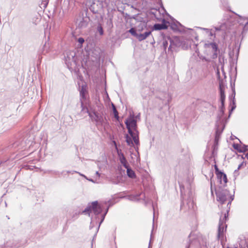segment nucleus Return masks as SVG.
Segmentation results:
<instances>
[{
	"mask_svg": "<svg viewBox=\"0 0 248 248\" xmlns=\"http://www.w3.org/2000/svg\"><path fill=\"white\" fill-rule=\"evenodd\" d=\"M76 61L75 52H70L66 53V55L65 56V62L68 67L72 66L73 63L75 64Z\"/></svg>",
	"mask_w": 248,
	"mask_h": 248,
	"instance_id": "nucleus-11",
	"label": "nucleus"
},
{
	"mask_svg": "<svg viewBox=\"0 0 248 248\" xmlns=\"http://www.w3.org/2000/svg\"><path fill=\"white\" fill-rule=\"evenodd\" d=\"M74 173H78V172L77 171H74V170L72 171V174H74Z\"/></svg>",
	"mask_w": 248,
	"mask_h": 248,
	"instance_id": "nucleus-52",
	"label": "nucleus"
},
{
	"mask_svg": "<svg viewBox=\"0 0 248 248\" xmlns=\"http://www.w3.org/2000/svg\"><path fill=\"white\" fill-rule=\"evenodd\" d=\"M233 147L235 150H237L239 153H244L246 152L248 150L247 146L245 145H243L242 146H241L237 143L233 144Z\"/></svg>",
	"mask_w": 248,
	"mask_h": 248,
	"instance_id": "nucleus-18",
	"label": "nucleus"
},
{
	"mask_svg": "<svg viewBox=\"0 0 248 248\" xmlns=\"http://www.w3.org/2000/svg\"><path fill=\"white\" fill-rule=\"evenodd\" d=\"M170 24V29L174 31H179V26H182V25L178 21L176 22H173Z\"/></svg>",
	"mask_w": 248,
	"mask_h": 248,
	"instance_id": "nucleus-21",
	"label": "nucleus"
},
{
	"mask_svg": "<svg viewBox=\"0 0 248 248\" xmlns=\"http://www.w3.org/2000/svg\"><path fill=\"white\" fill-rule=\"evenodd\" d=\"M88 10H85L84 12H80L76 19V24L79 29L86 28L90 21V17L87 16Z\"/></svg>",
	"mask_w": 248,
	"mask_h": 248,
	"instance_id": "nucleus-5",
	"label": "nucleus"
},
{
	"mask_svg": "<svg viewBox=\"0 0 248 248\" xmlns=\"http://www.w3.org/2000/svg\"><path fill=\"white\" fill-rule=\"evenodd\" d=\"M205 47L209 49V50L211 51L213 54L211 56V58L215 59L217 57V51L218 47L217 45L215 43H210L208 44H205Z\"/></svg>",
	"mask_w": 248,
	"mask_h": 248,
	"instance_id": "nucleus-12",
	"label": "nucleus"
},
{
	"mask_svg": "<svg viewBox=\"0 0 248 248\" xmlns=\"http://www.w3.org/2000/svg\"><path fill=\"white\" fill-rule=\"evenodd\" d=\"M95 173H96V175H97L98 177H100V174L99 173L98 171H97Z\"/></svg>",
	"mask_w": 248,
	"mask_h": 248,
	"instance_id": "nucleus-46",
	"label": "nucleus"
},
{
	"mask_svg": "<svg viewBox=\"0 0 248 248\" xmlns=\"http://www.w3.org/2000/svg\"><path fill=\"white\" fill-rule=\"evenodd\" d=\"M200 28L201 29L205 31L206 33L209 34L210 36H212L214 35V34H213V33L210 30L207 29V28Z\"/></svg>",
	"mask_w": 248,
	"mask_h": 248,
	"instance_id": "nucleus-32",
	"label": "nucleus"
},
{
	"mask_svg": "<svg viewBox=\"0 0 248 248\" xmlns=\"http://www.w3.org/2000/svg\"><path fill=\"white\" fill-rule=\"evenodd\" d=\"M229 24V22H225L223 23H222L220 26L219 27H215V29L216 31H226L227 30V26Z\"/></svg>",
	"mask_w": 248,
	"mask_h": 248,
	"instance_id": "nucleus-22",
	"label": "nucleus"
},
{
	"mask_svg": "<svg viewBox=\"0 0 248 248\" xmlns=\"http://www.w3.org/2000/svg\"><path fill=\"white\" fill-rule=\"evenodd\" d=\"M152 206H153V209H154V210H155V207H154V204H152Z\"/></svg>",
	"mask_w": 248,
	"mask_h": 248,
	"instance_id": "nucleus-59",
	"label": "nucleus"
},
{
	"mask_svg": "<svg viewBox=\"0 0 248 248\" xmlns=\"http://www.w3.org/2000/svg\"><path fill=\"white\" fill-rule=\"evenodd\" d=\"M92 211L95 215H98L102 212V208L98 204L97 201H94L89 203L86 208L82 211V213L88 214L89 216H90Z\"/></svg>",
	"mask_w": 248,
	"mask_h": 248,
	"instance_id": "nucleus-8",
	"label": "nucleus"
},
{
	"mask_svg": "<svg viewBox=\"0 0 248 248\" xmlns=\"http://www.w3.org/2000/svg\"><path fill=\"white\" fill-rule=\"evenodd\" d=\"M47 47L46 44H45L43 47V50L42 52V53L43 54H45L47 52V50H45L46 48Z\"/></svg>",
	"mask_w": 248,
	"mask_h": 248,
	"instance_id": "nucleus-34",
	"label": "nucleus"
},
{
	"mask_svg": "<svg viewBox=\"0 0 248 248\" xmlns=\"http://www.w3.org/2000/svg\"><path fill=\"white\" fill-rule=\"evenodd\" d=\"M239 170H238L237 168L233 172V177L235 178V179H236V177L239 175Z\"/></svg>",
	"mask_w": 248,
	"mask_h": 248,
	"instance_id": "nucleus-33",
	"label": "nucleus"
},
{
	"mask_svg": "<svg viewBox=\"0 0 248 248\" xmlns=\"http://www.w3.org/2000/svg\"><path fill=\"white\" fill-rule=\"evenodd\" d=\"M128 132L134 140L136 145L140 144L139 132L138 130V125L136 119L133 116L127 118L125 121Z\"/></svg>",
	"mask_w": 248,
	"mask_h": 248,
	"instance_id": "nucleus-2",
	"label": "nucleus"
},
{
	"mask_svg": "<svg viewBox=\"0 0 248 248\" xmlns=\"http://www.w3.org/2000/svg\"><path fill=\"white\" fill-rule=\"evenodd\" d=\"M80 94V101H86V94L88 93L87 90V86L86 85H82L79 87V89Z\"/></svg>",
	"mask_w": 248,
	"mask_h": 248,
	"instance_id": "nucleus-14",
	"label": "nucleus"
},
{
	"mask_svg": "<svg viewBox=\"0 0 248 248\" xmlns=\"http://www.w3.org/2000/svg\"><path fill=\"white\" fill-rule=\"evenodd\" d=\"M18 146V142L16 141L15 142L13 145V147L16 148Z\"/></svg>",
	"mask_w": 248,
	"mask_h": 248,
	"instance_id": "nucleus-41",
	"label": "nucleus"
},
{
	"mask_svg": "<svg viewBox=\"0 0 248 248\" xmlns=\"http://www.w3.org/2000/svg\"><path fill=\"white\" fill-rule=\"evenodd\" d=\"M78 173L80 175H81V176H82L84 177V178H85L86 179H87V177H86L85 175H83V174H82L80 173V172H78Z\"/></svg>",
	"mask_w": 248,
	"mask_h": 248,
	"instance_id": "nucleus-43",
	"label": "nucleus"
},
{
	"mask_svg": "<svg viewBox=\"0 0 248 248\" xmlns=\"http://www.w3.org/2000/svg\"><path fill=\"white\" fill-rule=\"evenodd\" d=\"M168 40L170 43L168 50L172 51L178 46V38L172 39L170 37H168Z\"/></svg>",
	"mask_w": 248,
	"mask_h": 248,
	"instance_id": "nucleus-15",
	"label": "nucleus"
},
{
	"mask_svg": "<svg viewBox=\"0 0 248 248\" xmlns=\"http://www.w3.org/2000/svg\"><path fill=\"white\" fill-rule=\"evenodd\" d=\"M246 165V162H242L238 167V170H240L243 166Z\"/></svg>",
	"mask_w": 248,
	"mask_h": 248,
	"instance_id": "nucleus-36",
	"label": "nucleus"
},
{
	"mask_svg": "<svg viewBox=\"0 0 248 248\" xmlns=\"http://www.w3.org/2000/svg\"><path fill=\"white\" fill-rule=\"evenodd\" d=\"M218 180H219V181H220V183L221 184L222 183V181H223V177H221V178H217Z\"/></svg>",
	"mask_w": 248,
	"mask_h": 248,
	"instance_id": "nucleus-42",
	"label": "nucleus"
},
{
	"mask_svg": "<svg viewBox=\"0 0 248 248\" xmlns=\"http://www.w3.org/2000/svg\"><path fill=\"white\" fill-rule=\"evenodd\" d=\"M224 125L223 126V127L221 128V129H219L218 127H217L216 131V134H215V142H217L224 128Z\"/></svg>",
	"mask_w": 248,
	"mask_h": 248,
	"instance_id": "nucleus-23",
	"label": "nucleus"
},
{
	"mask_svg": "<svg viewBox=\"0 0 248 248\" xmlns=\"http://www.w3.org/2000/svg\"><path fill=\"white\" fill-rule=\"evenodd\" d=\"M169 23V22L166 21L165 19H163L162 23H156L153 26V30H161L168 29V26L167 24Z\"/></svg>",
	"mask_w": 248,
	"mask_h": 248,
	"instance_id": "nucleus-13",
	"label": "nucleus"
},
{
	"mask_svg": "<svg viewBox=\"0 0 248 248\" xmlns=\"http://www.w3.org/2000/svg\"><path fill=\"white\" fill-rule=\"evenodd\" d=\"M217 78L219 81V89L220 93V101L221 102V106L220 107V112L217 117V121H220L221 117L223 116L224 113L225 109V100L226 96L225 94V86L224 81L220 78V72L219 69H217Z\"/></svg>",
	"mask_w": 248,
	"mask_h": 248,
	"instance_id": "nucleus-4",
	"label": "nucleus"
},
{
	"mask_svg": "<svg viewBox=\"0 0 248 248\" xmlns=\"http://www.w3.org/2000/svg\"><path fill=\"white\" fill-rule=\"evenodd\" d=\"M67 173H72V171H66Z\"/></svg>",
	"mask_w": 248,
	"mask_h": 248,
	"instance_id": "nucleus-51",
	"label": "nucleus"
},
{
	"mask_svg": "<svg viewBox=\"0 0 248 248\" xmlns=\"http://www.w3.org/2000/svg\"><path fill=\"white\" fill-rule=\"evenodd\" d=\"M169 44H170V43H169V41L168 40V37H167V38H166L164 39L163 42V46L164 49H166Z\"/></svg>",
	"mask_w": 248,
	"mask_h": 248,
	"instance_id": "nucleus-31",
	"label": "nucleus"
},
{
	"mask_svg": "<svg viewBox=\"0 0 248 248\" xmlns=\"http://www.w3.org/2000/svg\"><path fill=\"white\" fill-rule=\"evenodd\" d=\"M18 247V246H12V248H17Z\"/></svg>",
	"mask_w": 248,
	"mask_h": 248,
	"instance_id": "nucleus-53",
	"label": "nucleus"
},
{
	"mask_svg": "<svg viewBox=\"0 0 248 248\" xmlns=\"http://www.w3.org/2000/svg\"><path fill=\"white\" fill-rule=\"evenodd\" d=\"M78 42L80 44H83V43H84V39L83 38H82V37H80V38H79L78 39Z\"/></svg>",
	"mask_w": 248,
	"mask_h": 248,
	"instance_id": "nucleus-37",
	"label": "nucleus"
},
{
	"mask_svg": "<svg viewBox=\"0 0 248 248\" xmlns=\"http://www.w3.org/2000/svg\"><path fill=\"white\" fill-rule=\"evenodd\" d=\"M244 20H247L248 21L246 22V23H245V26L244 27V28H245L247 25H248V18H247V17H245V18H243Z\"/></svg>",
	"mask_w": 248,
	"mask_h": 248,
	"instance_id": "nucleus-39",
	"label": "nucleus"
},
{
	"mask_svg": "<svg viewBox=\"0 0 248 248\" xmlns=\"http://www.w3.org/2000/svg\"><path fill=\"white\" fill-rule=\"evenodd\" d=\"M119 158L121 163L123 165V166L125 168H127V166H128L129 165L124 155H121V156H119Z\"/></svg>",
	"mask_w": 248,
	"mask_h": 248,
	"instance_id": "nucleus-25",
	"label": "nucleus"
},
{
	"mask_svg": "<svg viewBox=\"0 0 248 248\" xmlns=\"http://www.w3.org/2000/svg\"><path fill=\"white\" fill-rule=\"evenodd\" d=\"M231 87L232 89V94L229 97L230 100V105L232 106L231 108L229 110V116L231 115L232 112L235 108V83L231 82Z\"/></svg>",
	"mask_w": 248,
	"mask_h": 248,
	"instance_id": "nucleus-10",
	"label": "nucleus"
},
{
	"mask_svg": "<svg viewBox=\"0 0 248 248\" xmlns=\"http://www.w3.org/2000/svg\"><path fill=\"white\" fill-rule=\"evenodd\" d=\"M89 116L93 122H95L96 126H103L106 123V119L103 111L93 110L91 113H89Z\"/></svg>",
	"mask_w": 248,
	"mask_h": 248,
	"instance_id": "nucleus-6",
	"label": "nucleus"
},
{
	"mask_svg": "<svg viewBox=\"0 0 248 248\" xmlns=\"http://www.w3.org/2000/svg\"><path fill=\"white\" fill-rule=\"evenodd\" d=\"M228 213L229 210H227V212L224 214V216L223 217H220L217 235L218 240L220 238L223 237L224 232L226 230L227 225L226 224V221L228 217Z\"/></svg>",
	"mask_w": 248,
	"mask_h": 248,
	"instance_id": "nucleus-7",
	"label": "nucleus"
},
{
	"mask_svg": "<svg viewBox=\"0 0 248 248\" xmlns=\"http://www.w3.org/2000/svg\"><path fill=\"white\" fill-rule=\"evenodd\" d=\"M216 173L217 178L223 177V182L224 184L227 182V178L226 175L223 172L220 171L217 165H214Z\"/></svg>",
	"mask_w": 248,
	"mask_h": 248,
	"instance_id": "nucleus-17",
	"label": "nucleus"
},
{
	"mask_svg": "<svg viewBox=\"0 0 248 248\" xmlns=\"http://www.w3.org/2000/svg\"><path fill=\"white\" fill-rule=\"evenodd\" d=\"M31 141V143L29 145V146H30L31 145H32V143L33 141Z\"/></svg>",
	"mask_w": 248,
	"mask_h": 248,
	"instance_id": "nucleus-60",
	"label": "nucleus"
},
{
	"mask_svg": "<svg viewBox=\"0 0 248 248\" xmlns=\"http://www.w3.org/2000/svg\"><path fill=\"white\" fill-rule=\"evenodd\" d=\"M151 33V31H147L143 33H139L137 39L139 41H141L145 39Z\"/></svg>",
	"mask_w": 248,
	"mask_h": 248,
	"instance_id": "nucleus-20",
	"label": "nucleus"
},
{
	"mask_svg": "<svg viewBox=\"0 0 248 248\" xmlns=\"http://www.w3.org/2000/svg\"><path fill=\"white\" fill-rule=\"evenodd\" d=\"M86 101H80V107L81 108V110L80 111V113L81 114H85V113H88L89 114V113H90L88 110V108L86 106Z\"/></svg>",
	"mask_w": 248,
	"mask_h": 248,
	"instance_id": "nucleus-19",
	"label": "nucleus"
},
{
	"mask_svg": "<svg viewBox=\"0 0 248 248\" xmlns=\"http://www.w3.org/2000/svg\"><path fill=\"white\" fill-rule=\"evenodd\" d=\"M126 169V172L127 176L130 178H135L136 177L135 172L129 167V165L127 166Z\"/></svg>",
	"mask_w": 248,
	"mask_h": 248,
	"instance_id": "nucleus-24",
	"label": "nucleus"
},
{
	"mask_svg": "<svg viewBox=\"0 0 248 248\" xmlns=\"http://www.w3.org/2000/svg\"><path fill=\"white\" fill-rule=\"evenodd\" d=\"M92 223H93V222H92V221H91V222L90 228H91V227H92V226H91V225H92Z\"/></svg>",
	"mask_w": 248,
	"mask_h": 248,
	"instance_id": "nucleus-58",
	"label": "nucleus"
},
{
	"mask_svg": "<svg viewBox=\"0 0 248 248\" xmlns=\"http://www.w3.org/2000/svg\"><path fill=\"white\" fill-rule=\"evenodd\" d=\"M153 223H154V217L153 218ZM153 226L154 227V224H153Z\"/></svg>",
	"mask_w": 248,
	"mask_h": 248,
	"instance_id": "nucleus-61",
	"label": "nucleus"
},
{
	"mask_svg": "<svg viewBox=\"0 0 248 248\" xmlns=\"http://www.w3.org/2000/svg\"><path fill=\"white\" fill-rule=\"evenodd\" d=\"M27 169H30V170L32 169V168H31V167H32V166H27Z\"/></svg>",
	"mask_w": 248,
	"mask_h": 248,
	"instance_id": "nucleus-48",
	"label": "nucleus"
},
{
	"mask_svg": "<svg viewBox=\"0 0 248 248\" xmlns=\"http://www.w3.org/2000/svg\"><path fill=\"white\" fill-rule=\"evenodd\" d=\"M125 138L126 139V142L128 145L130 146H134V143L131 138L128 136V135L126 134L125 135Z\"/></svg>",
	"mask_w": 248,
	"mask_h": 248,
	"instance_id": "nucleus-26",
	"label": "nucleus"
},
{
	"mask_svg": "<svg viewBox=\"0 0 248 248\" xmlns=\"http://www.w3.org/2000/svg\"><path fill=\"white\" fill-rule=\"evenodd\" d=\"M97 232L96 231V233L95 234V235H94V236H93V240H94V237H95V236H96V232Z\"/></svg>",
	"mask_w": 248,
	"mask_h": 248,
	"instance_id": "nucleus-57",
	"label": "nucleus"
},
{
	"mask_svg": "<svg viewBox=\"0 0 248 248\" xmlns=\"http://www.w3.org/2000/svg\"><path fill=\"white\" fill-rule=\"evenodd\" d=\"M192 235V233H190L189 235H188V238H190Z\"/></svg>",
	"mask_w": 248,
	"mask_h": 248,
	"instance_id": "nucleus-56",
	"label": "nucleus"
},
{
	"mask_svg": "<svg viewBox=\"0 0 248 248\" xmlns=\"http://www.w3.org/2000/svg\"><path fill=\"white\" fill-rule=\"evenodd\" d=\"M221 68H222V72H223V74L224 75V78H226L225 73V72L224 71L223 66Z\"/></svg>",
	"mask_w": 248,
	"mask_h": 248,
	"instance_id": "nucleus-45",
	"label": "nucleus"
},
{
	"mask_svg": "<svg viewBox=\"0 0 248 248\" xmlns=\"http://www.w3.org/2000/svg\"><path fill=\"white\" fill-rule=\"evenodd\" d=\"M191 241L190 240H189V241L188 242L187 245L186 246L185 248H189L190 246Z\"/></svg>",
	"mask_w": 248,
	"mask_h": 248,
	"instance_id": "nucleus-38",
	"label": "nucleus"
},
{
	"mask_svg": "<svg viewBox=\"0 0 248 248\" xmlns=\"http://www.w3.org/2000/svg\"><path fill=\"white\" fill-rule=\"evenodd\" d=\"M111 183L113 184L117 185L119 184V182L118 181H116L115 180H112L111 181Z\"/></svg>",
	"mask_w": 248,
	"mask_h": 248,
	"instance_id": "nucleus-40",
	"label": "nucleus"
},
{
	"mask_svg": "<svg viewBox=\"0 0 248 248\" xmlns=\"http://www.w3.org/2000/svg\"><path fill=\"white\" fill-rule=\"evenodd\" d=\"M139 116H140V115H137V116L136 117V118H138Z\"/></svg>",
	"mask_w": 248,
	"mask_h": 248,
	"instance_id": "nucleus-62",
	"label": "nucleus"
},
{
	"mask_svg": "<svg viewBox=\"0 0 248 248\" xmlns=\"http://www.w3.org/2000/svg\"><path fill=\"white\" fill-rule=\"evenodd\" d=\"M112 110H113V112L114 113V117L117 119V120L118 121L119 119L118 112L117 110V109H116L115 105L113 104H112Z\"/></svg>",
	"mask_w": 248,
	"mask_h": 248,
	"instance_id": "nucleus-27",
	"label": "nucleus"
},
{
	"mask_svg": "<svg viewBox=\"0 0 248 248\" xmlns=\"http://www.w3.org/2000/svg\"><path fill=\"white\" fill-rule=\"evenodd\" d=\"M245 157H246L248 160V153L246 154Z\"/></svg>",
	"mask_w": 248,
	"mask_h": 248,
	"instance_id": "nucleus-50",
	"label": "nucleus"
},
{
	"mask_svg": "<svg viewBox=\"0 0 248 248\" xmlns=\"http://www.w3.org/2000/svg\"><path fill=\"white\" fill-rule=\"evenodd\" d=\"M129 32L134 37L137 38V36L138 35L139 32L137 31L133 28H131Z\"/></svg>",
	"mask_w": 248,
	"mask_h": 248,
	"instance_id": "nucleus-30",
	"label": "nucleus"
},
{
	"mask_svg": "<svg viewBox=\"0 0 248 248\" xmlns=\"http://www.w3.org/2000/svg\"><path fill=\"white\" fill-rule=\"evenodd\" d=\"M113 143H114V145L115 146V149H116V147H117V144H116V142L115 141H113Z\"/></svg>",
	"mask_w": 248,
	"mask_h": 248,
	"instance_id": "nucleus-47",
	"label": "nucleus"
},
{
	"mask_svg": "<svg viewBox=\"0 0 248 248\" xmlns=\"http://www.w3.org/2000/svg\"><path fill=\"white\" fill-rule=\"evenodd\" d=\"M116 150L117 151V154H118V157L121 156V155H124L122 152V151L121 150H119L118 149V148L117 147H116Z\"/></svg>",
	"mask_w": 248,
	"mask_h": 248,
	"instance_id": "nucleus-35",
	"label": "nucleus"
},
{
	"mask_svg": "<svg viewBox=\"0 0 248 248\" xmlns=\"http://www.w3.org/2000/svg\"><path fill=\"white\" fill-rule=\"evenodd\" d=\"M97 31L99 32L100 35H103L104 34V30L100 23H99L97 25Z\"/></svg>",
	"mask_w": 248,
	"mask_h": 248,
	"instance_id": "nucleus-29",
	"label": "nucleus"
},
{
	"mask_svg": "<svg viewBox=\"0 0 248 248\" xmlns=\"http://www.w3.org/2000/svg\"><path fill=\"white\" fill-rule=\"evenodd\" d=\"M47 3L46 2L45 3H44V7L45 8L46 7Z\"/></svg>",
	"mask_w": 248,
	"mask_h": 248,
	"instance_id": "nucleus-54",
	"label": "nucleus"
},
{
	"mask_svg": "<svg viewBox=\"0 0 248 248\" xmlns=\"http://www.w3.org/2000/svg\"><path fill=\"white\" fill-rule=\"evenodd\" d=\"M103 8V1L93 0L90 6L89 9L93 13L99 14L102 11Z\"/></svg>",
	"mask_w": 248,
	"mask_h": 248,
	"instance_id": "nucleus-9",
	"label": "nucleus"
},
{
	"mask_svg": "<svg viewBox=\"0 0 248 248\" xmlns=\"http://www.w3.org/2000/svg\"><path fill=\"white\" fill-rule=\"evenodd\" d=\"M48 172H52V170H48Z\"/></svg>",
	"mask_w": 248,
	"mask_h": 248,
	"instance_id": "nucleus-63",
	"label": "nucleus"
},
{
	"mask_svg": "<svg viewBox=\"0 0 248 248\" xmlns=\"http://www.w3.org/2000/svg\"><path fill=\"white\" fill-rule=\"evenodd\" d=\"M142 195V200L145 202V204L147 205V202L145 201V195L144 193H140L136 195H131L128 196V199L132 201H140L139 197Z\"/></svg>",
	"mask_w": 248,
	"mask_h": 248,
	"instance_id": "nucleus-16",
	"label": "nucleus"
},
{
	"mask_svg": "<svg viewBox=\"0 0 248 248\" xmlns=\"http://www.w3.org/2000/svg\"><path fill=\"white\" fill-rule=\"evenodd\" d=\"M110 206H111V203H110V204H109V206H108V207L107 208V209H106V211L105 213L102 215V219H101V220L100 222H99V225H98V227H97V232H98V230H99V227H100V224L103 222V220H104V218H105V216H106V215L107 214V212H108V208H109V207H110Z\"/></svg>",
	"mask_w": 248,
	"mask_h": 248,
	"instance_id": "nucleus-28",
	"label": "nucleus"
},
{
	"mask_svg": "<svg viewBox=\"0 0 248 248\" xmlns=\"http://www.w3.org/2000/svg\"><path fill=\"white\" fill-rule=\"evenodd\" d=\"M53 173L55 174H58L59 173V172L58 171H54V172H53Z\"/></svg>",
	"mask_w": 248,
	"mask_h": 248,
	"instance_id": "nucleus-49",
	"label": "nucleus"
},
{
	"mask_svg": "<svg viewBox=\"0 0 248 248\" xmlns=\"http://www.w3.org/2000/svg\"><path fill=\"white\" fill-rule=\"evenodd\" d=\"M78 173L80 175H81V176H82L84 177V178H85L86 179H87V177H86L85 175H83V174H82L80 173V172H78Z\"/></svg>",
	"mask_w": 248,
	"mask_h": 248,
	"instance_id": "nucleus-44",
	"label": "nucleus"
},
{
	"mask_svg": "<svg viewBox=\"0 0 248 248\" xmlns=\"http://www.w3.org/2000/svg\"><path fill=\"white\" fill-rule=\"evenodd\" d=\"M30 141L29 140V142H28V143H27L28 144H29V142H30Z\"/></svg>",
	"mask_w": 248,
	"mask_h": 248,
	"instance_id": "nucleus-64",
	"label": "nucleus"
},
{
	"mask_svg": "<svg viewBox=\"0 0 248 248\" xmlns=\"http://www.w3.org/2000/svg\"><path fill=\"white\" fill-rule=\"evenodd\" d=\"M181 196L182 198V203L181 209L184 211H193L194 210V202L193 200L192 193L190 189V186L187 187L186 192L185 186L179 184Z\"/></svg>",
	"mask_w": 248,
	"mask_h": 248,
	"instance_id": "nucleus-1",
	"label": "nucleus"
},
{
	"mask_svg": "<svg viewBox=\"0 0 248 248\" xmlns=\"http://www.w3.org/2000/svg\"><path fill=\"white\" fill-rule=\"evenodd\" d=\"M87 180H89L90 181H91V182H93V179H87Z\"/></svg>",
	"mask_w": 248,
	"mask_h": 248,
	"instance_id": "nucleus-55",
	"label": "nucleus"
},
{
	"mask_svg": "<svg viewBox=\"0 0 248 248\" xmlns=\"http://www.w3.org/2000/svg\"><path fill=\"white\" fill-rule=\"evenodd\" d=\"M216 194L217 196V200L220 202L221 204H224L226 202L227 203V210H230L232 202L234 199V195H231L230 192L226 189L222 188L219 187L216 189Z\"/></svg>",
	"mask_w": 248,
	"mask_h": 248,
	"instance_id": "nucleus-3",
	"label": "nucleus"
}]
</instances>
